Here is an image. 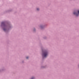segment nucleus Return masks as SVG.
Segmentation results:
<instances>
[{
	"label": "nucleus",
	"mask_w": 79,
	"mask_h": 79,
	"mask_svg": "<svg viewBox=\"0 0 79 79\" xmlns=\"http://www.w3.org/2000/svg\"><path fill=\"white\" fill-rule=\"evenodd\" d=\"M31 79H34V77H32Z\"/></svg>",
	"instance_id": "nucleus-4"
},
{
	"label": "nucleus",
	"mask_w": 79,
	"mask_h": 79,
	"mask_svg": "<svg viewBox=\"0 0 79 79\" xmlns=\"http://www.w3.org/2000/svg\"><path fill=\"white\" fill-rule=\"evenodd\" d=\"M28 58H29V57H27V59H28Z\"/></svg>",
	"instance_id": "nucleus-6"
},
{
	"label": "nucleus",
	"mask_w": 79,
	"mask_h": 79,
	"mask_svg": "<svg viewBox=\"0 0 79 79\" xmlns=\"http://www.w3.org/2000/svg\"><path fill=\"white\" fill-rule=\"evenodd\" d=\"M78 13H76V12H74L73 13V14L74 15H76L77 16H78L79 15V10L78 11Z\"/></svg>",
	"instance_id": "nucleus-2"
},
{
	"label": "nucleus",
	"mask_w": 79,
	"mask_h": 79,
	"mask_svg": "<svg viewBox=\"0 0 79 79\" xmlns=\"http://www.w3.org/2000/svg\"><path fill=\"white\" fill-rule=\"evenodd\" d=\"M3 30H4V31H5L6 30V29L4 28V29H3Z\"/></svg>",
	"instance_id": "nucleus-7"
},
{
	"label": "nucleus",
	"mask_w": 79,
	"mask_h": 79,
	"mask_svg": "<svg viewBox=\"0 0 79 79\" xmlns=\"http://www.w3.org/2000/svg\"><path fill=\"white\" fill-rule=\"evenodd\" d=\"M37 10H39V8H37Z\"/></svg>",
	"instance_id": "nucleus-5"
},
{
	"label": "nucleus",
	"mask_w": 79,
	"mask_h": 79,
	"mask_svg": "<svg viewBox=\"0 0 79 79\" xmlns=\"http://www.w3.org/2000/svg\"><path fill=\"white\" fill-rule=\"evenodd\" d=\"M48 55V52H47V51H44V54H43V56L46 57V56H47Z\"/></svg>",
	"instance_id": "nucleus-1"
},
{
	"label": "nucleus",
	"mask_w": 79,
	"mask_h": 79,
	"mask_svg": "<svg viewBox=\"0 0 79 79\" xmlns=\"http://www.w3.org/2000/svg\"><path fill=\"white\" fill-rule=\"evenodd\" d=\"M4 24H5V23H4V22H2V25H4Z\"/></svg>",
	"instance_id": "nucleus-3"
}]
</instances>
